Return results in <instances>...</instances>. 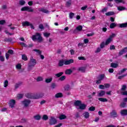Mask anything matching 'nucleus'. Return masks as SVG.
Listing matches in <instances>:
<instances>
[{
	"label": "nucleus",
	"mask_w": 127,
	"mask_h": 127,
	"mask_svg": "<svg viewBox=\"0 0 127 127\" xmlns=\"http://www.w3.org/2000/svg\"><path fill=\"white\" fill-rule=\"evenodd\" d=\"M26 97L28 99H40V98H42L43 97V94H33L32 93H27L26 94Z\"/></svg>",
	"instance_id": "nucleus-1"
},
{
	"label": "nucleus",
	"mask_w": 127,
	"mask_h": 127,
	"mask_svg": "<svg viewBox=\"0 0 127 127\" xmlns=\"http://www.w3.org/2000/svg\"><path fill=\"white\" fill-rule=\"evenodd\" d=\"M32 39L33 41H37V42H42L43 41V38L39 33H36L35 35H33Z\"/></svg>",
	"instance_id": "nucleus-2"
},
{
	"label": "nucleus",
	"mask_w": 127,
	"mask_h": 127,
	"mask_svg": "<svg viewBox=\"0 0 127 127\" xmlns=\"http://www.w3.org/2000/svg\"><path fill=\"white\" fill-rule=\"evenodd\" d=\"M36 65V60L35 59H33V57H31L30 59V62L28 64V71H30L32 70V68L34 66Z\"/></svg>",
	"instance_id": "nucleus-3"
},
{
	"label": "nucleus",
	"mask_w": 127,
	"mask_h": 127,
	"mask_svg": "<svg viewBox=\"0 0 127 127\" xmlns=\"http://www.w3.org/2000/svg\"><path fill=\"white\" fill-rule=\"evenodd\" d=\"M114 37H116V34H112V35H111L109 36V38L106 40L105 42V45H109V44H110V43H111V42L113 41V38H114Z\"/></svg>",
	"instance_id": "nucleus-4"
},
{
	"label": "nucleus",
	"mask_w": 127,
	"mask_h": 127,
	"mask_svg": "<svg viewBox=\"0 0 127 127\" xmlns=\"http://www.w3.org/2000/svg\"><path fill=\"white\" fill-rule=\"evenodd\" d=\"M57 124V119L55 117L51 116L49 119V124L51 126H53Z\"/></svg>",
	"instance_id": "nucleus-5"
},
{
	"label": "nucleus",
	"mask_w": 127,
	"mask_h": 127,
	"mask_svg": "<svg viewBox=\"0 0 127 127\" xmlns=\"http://www.w3.org/2000/svg\"><path fill=\"white\" fill-rule=\"evenodd\" d=\"M22 24L23 26H30L32 29H34V26H33V25L27 21L23 22L22 23Z\"/></svg>",
	"instance_id": "nucleus-6"
},
{
	"label": "nucleus",
	"mask_w": 127,
	"mask_h": 127,
	"mask_svg": "<svg viewBox=\"0 0 127 127\" xmlns=\"http://www.w3.org/2000/svg\"><path fill=\"white\" fill-rule=\"evenodd\" d=\"M30 103H31V101L29 99H25L22 102V105H23L25 108H27V107L30 105Z\"/></svg>",
	"instance_id": "nucleus-7"
},
{
	"label": "nucleus",
	"mask_w": 127,
	"mask_h": 127,
	"mask_svg": "<svg viewBox=\"0 0 127 127\" xmlns=\"http://www.w3.org/2000/svg\"><path fill=\"white\" fill-rule=\"evenodd\" d=\"M21 10H22V11H29V12H33V9L30 6L23 7L21 8Z\"/></svg>",
	"instance_id": "nucleus-8"
},
{
	"label": "nucleus",
	"mask_w": 127,
	"mask_h": 127,
	"mask_svg": "<svg viewBox=\"0 0 127 127\" xmlns=\"http://www.w3.org/2000/svg\"><path fill=\"white\" fill-rule=\"evenodd\" d=\"M9 54H10V55L13 54V51L12 50H9L7 53L5 54V57L7 60H8V58H9Z\"/></svg>",
	"instance_id": "nucleus-9"
},
{
	"label": "nucleus",
	"mask_w": 127,
	"mask_h": 127,
	"mask_svg": "<svg viewBox=\"0 0 127 127\" xmlns=\"http://www.w3.org/2000/svg\"><path fill=\"white\" fill-rule=\"evenodd\" d=\"M110 115L112 118H117L118 117V114L117 113V111L116 110H113L110 113Z\"/></svg>",
	"instance_id": "nucleus-10"
},
{
	"label": "nucleus",
	"mask_w": 127,
	"mask_h": 127,
	"mask_svg": "<svg viewBox=\"0 0 127 127\" xmlns=\"http://www.w3.org/2000/svg\"><path fill=\"white\" fill-rule=\"evenodd\" d=\"M72 63H74V60L73 59L64 61V65H70Z\"/></svg>",
	"instance_id": "nucleus-11"
},
{
	"label": "nucleus",
	"mask_w": 127,
	"mask_h": 127,
	"mask_svg": "<svg viewBox=\"0 0 127 127\" xmlns=\"http://www.w3.org/2000/svg\"><path fill=\"white\" fill-rule=\"evenodd\" d=\"M15 105V100H11L9 102V107L10 108H14V105Z\"/></svg>",
	"instance_id": "nucleus-12"
},
{
	"label": "nucleus",
	"mask_w": 127,
	"mask_h": 127,
	"mask_svg": "<svg viewBox=\"0 0 127 127\" xmlns=\"http://www.w3.org/2000/svg\"><path fill=\"white\" fill-rule=\"evenodd\" d=\"M78 70L80 71V72H82V73H85V72L86 71V67L81 66V67H78Z\"/></svg>",
	"instance_id": "nucleus-13"
},
{
	"label": "nucleus",
	"mask_w": 127,
	"mask_h": 127,
	"mask_svg": "<svg viewBox=\"0 0 127 127\" xmlns=\"http://www.w3.org/2000/svg\"><path fill=\"white\" fill-rule=\"evenodd\" d=\"M82 29H83V27L81 25H79L78 26H77L76 28V29H75L73 31L74 33H76V31H81V30H82Z\"/></svg>",
	"instance_id": "nucleus-14"
},
{
	"label": "nucleus",
	"mask_w": 127,
	"mask_h": 127,
	"mask_svg": "<svg viewBox=\"0 0 127 127\" xmlns=\"http://www.w3.org/2000/svg\"><path fill=\"white\" fill-rule=\"evenodd\" d=\"M64 64H65V61H64V60H61L59 61L58 65L60 67H62Z\"/></svg>",
	"instance_id": "nucleus-15"
},
{
	"label": "nucleus",
	"mask_w": 127,
	"mask_h": 127,
	"mask_svg": "<svg viewBox=\"0 0 127 127\" xmlns=\"http://www.w3.org/2000/svg\"><path fill=\"white\" fill-rule=\"evenodd\" d=\"M105 94H106V92L104 90L100 91V92H98V97H103V96L105 95Z\"/></svg>",
	"instance_id": "nucleus-16"
},
{
	"label": "nucleus",
	"mask_w": 127,
	"mask_h": 127,
	"mask_svg": "<svg viewBox=\"0 0 127 127\" xmlns=\"http://www.w3.org/2000/svg\"><path fill=\"white\" fill-rule=\"evenodd\" d=\"M83 116L84 117L85 119H89L90 117V114L89 112H86L83 114Z\"/></svg>",
	"instance_id": "nucleus-17"
},
{
	"label": "nucleus",
	"mask_w": 127,
	"mask_h": 127,
	"mask_svg": "<svg viewBox=\"0 0 127 127\" xmlns=\"http://www.w3.org/2000/svg\"><path fill=\"white\" fill-rule=\"evenodd\" d=\"M73 71L71 69H67L65 71V74L66 75H71Z\"/></svg>",
	"instance_id": "nucleus-18"
},
{
	"label": "nucleus",
	"mask_w": 127,
	"mask_h": 127,
	"mask_svg": "<svg viewBox=\"0 0 127 127\" xmlns=\"http://www.w3.org/2000/svg\"><path fill=\"white\" fill-rule=\"evenodd\" d=\"M81 104H82V102H81V101H80V100L76 101L74 102V105H75L76 107H80V105H81Z\"/></svg>",
	"instance_id": "nucleus-19"
},
{
	"label": "nucleus",
	"mask_w": 127,
	"mask_h": 127,
	"mask_svg": "<svg viewBox=\"0 0 127 127\" xmlns=\"http://www.w3.org/2000/svg\"><path fill=\"white\" fill-rule=\"evenodd\" d=\"M111 67L112 68H118L119 67V64L116 63H111Z\"/></svg>",
	"instance_id": "nucleus-20"
},
{
	"label": "nucleus",
	"mask_w": 127,
	"mask_h": 127,
	"mask_svg": "<svg viewBox=\"0 0 127 127\" xmlns=\"http://www.w3.org/2000/svg\"><path fill=\"white\" fill-rule=\"evenodd\" d=\"M121 114L122 116H127V110H123L121 112Z\"/></svg>",
	"instance_id": "nucleus-21"
},
{
	"label": "nucleus",
	"mask_w": 127,
	"mask_h": 127,
	"mask_svg": "<svg viewBox=\"0 0 127 127\" xmlns=\"http://www.w3.org/2000/svg\"><path fill=\"white\" fill-rule=\"evenodd\" d=\"M105 74H100L98 76V79L102 81V80H104V78H105Z\"/></svg>",
	"instance_id": "nucleus-22"
},
{
	"label": "nucleus",
	"mask_w": 127,
	"mask_h": 127,
	"mask_svg": "<svg viewBox=\"0 0 127 127\" xmlns=\"http://www.w3.org/2000/svg\"><path fill=\"white\" fill-rule=\"evenodd\" d=\"M79 107V109H80V110H85L86 109V106L85 104H81V103Z\"/></svg>",
	"instance_id": "nucleus-23"
},
{
	"label": "nucleus",
	"mask_w": 127,
	"mask_h": 127,
	"mask_svg": "<svg viewBox=\"0 0 127 127\" xmlns=\"http://www.w3.org/2000/svg\"><path fill=\"white\" fill-rule=\"evenodd\" d=\"M21 85H22V82H19L16 83L15 85V89H17V88H19V87H20V86H21Z\"/></svg>",
	"instance_id": "nucleus-24"
},
{
	"label": "nucleus",
	"mask_w": 127,
	"mask_h": 127,
	"mask_svg": "<svg viewBox=\"0 0 127 127\" xmlns=\"http://www.w3.org/2000/svg\"><path fill=\"white\" fill-rule=\"evenodd\" d=\"M34 119L36 121H39V120L41 119V116H40L39 115H37L34 116Z\"/></svg>",
	"instance_id": "nucleus-25"
},
{
	"label": "nucleus",
	"mask_w": 127,
	"mask_h": 127,
	"mask_svg": "<svg viewBox=\"0 0 127 127\" xmlns=\"http://www.w3.org/2000/svg\"><path fill=\"white\" fill-rule=\"evenodd\" d=\"M107 16H110V15H114L115 14V12L114 11H109L105 13Z\"/></svg>",
	"instance_id": "nucleus-26"
},
{
	"label": "nucleus",
	"mask_w": 127,
	"mask_h": 127,
	"mask_svg": "<svg viewBox=\"0 0 127 127\" xmlns=\"http://www.w3.org/2000/svg\"><path fill=\"white\" fill-rule=\"evenodd\" d=\"M116 3H125V0H114Z\"/></svg>",
	"instance_id": "nucleus-27"
},
{
	"label": "nucleus",
	"mask_w": 127,
	"mask_h": 127,
	"mask_svg": "<svg viewBox=\"0 0 127 127\" xmlns=\"http://www.w3.org/2000/svg\"><path fill=\"white\" fill-rule=\"evenodd\" d=\"M118 9L120 11H122V10H125V9H127V8L122 6H119L118 7Z\"/></svg>",
	"instance_id": "nucleus-28"
},
{
	"label": "nucleus",
	"mask_w": 127,
	"mask_h": 127,
	"mask_svg": "<svg viewBox=\"0 0 127 127\" xmlns=\"http://www.w3.org/2000/svg\"><path fill=\"white\" fill-rule=\"evenodd\" d=\"M62 97H63V94L62 93H58L55 95L56 98H62Z\"/></svg>",
	"instance_id": "nucleus-29"
},
{
	"label": "nucleus",
	"mask_w": 127,
	"mask_h": 127,
	"mask_svg": "<svg viewBox=\"0 0 127 127\" xmlns=\"http://www.w3.org/2000/svg\"><path fill=\"white\" fill-rule=\"evenodd\" d=\"M52 80H53L52 77H51L50 78H46L45 80V82L46 83H51V82H52Z\"/></svg>",
	"instance_id": "nucleus-30"
},
{
	"label": "nucleus",
	"mask_w": 127,
	"mask_h": 127,
	"mask_svg": "<svg viewBox=\"0 0 127 127\" xmlns=\"http://www.w3.org/2000/svg\"><path fill=\"white\" fill-rule=\"evenodd\" d=\"M98 100L99 101H100V102H103V103L108 102V99H107V98H99Z\"/></svg>",
	"instance_id": "nucleus-31"
},
{
	"label": "nucleus",
	"mask_w": 127,
	"mask_h": 127,
	"mask_svg": "<svg viewBox=\"0 0 127 127\" xmlns=\"http://www.w3.org/2000/svg\"><path fill=\"white\" fill-rule=\"evenodd\" d=\"M57 87V85H56V84L54 83H53L51 85V89H52V90H54V89H56Z\"/></svg>",
	"instance_id": "nucleus-32"
},
{
	"label": "nucleus",
	"mask_w": 127,
	"mask_h": 127,
	"mask_svg": "<svg viewBox=\"0 0 127 127\" xmlns=\"http://www.w3.org/2000/svg\"><path fill=\"white\" fill-rule=\"evenodd\" d=\"M37 82H41V81H43V77L42 76H39L36 79Z\"/></svg>",
	"instance_id": "nucleus-33"
},
{
	"label": "nucleus",
	"mask_w": 127,
	"mask_h": 127,
	"mask_svg": "<svg viewBox=\"0 0 127 127\" xmlns=\"http://www.w3.org/2000/svg\"><path fill=\"white\" fill-rule=\"evenodd\" d=\"M63 74H64V72H61L56 74L55 76H56V77H57L58 78H59V77H61V76H62V75H63Z\"/></svg>",
	"instance_id": "nucleus-34"
},
{
	"label": "nucleus",
	"mask_w": 127,
	"mask_h": 127,
	"mask_svg": "<svg viewBox=\"0 0 127 127\" xmlns=\"http://www.w3.org/2000/svg\"><path fill=\"white\" fill-rule=\"evenodd\" d=\"M120 27H121V28H123L124 27H127V22L120 24Z\"/></svg>",
	"instance_id": "nucleus-35"
},
{
	"label": "nucleus",
	"mask_w": 127,
	"mask_h": 127,
	"mask_svg": "<svg viewBox=\"0 0 127 127\" xmlns=\"http://www.w3.org/2000/svg\"><path fill=\"white\" fill-rule=\"evenodd\" d=\"M22 60L24 61H27V57L25 55H22Z\"/></svg>",
	"instance_id": "nucleus-36"
},
{
	"label": "nucleus",
	"mask_w": 127,
	"mask_h": 127,
	"mask_svg": "<svg viewBox=\"0 0 127 127\" xmlns=\"http://www.w3.org/2000/svg\"><path fill=\"white\" fill-rule=\"evenodd\" d=\"M67 118L65 115H61L60 116L59 119L60 120H65Z\"/></svg>",
	"instance_id": "nucleus-37"
},
{
	"label": "nucleus",
	"mask_w": 127,
	"mask_h": 127,
	"mask_svg": "<svg viewBox=\"0 0 127 127\" xmlns=\"http://www.w3.org/2000/svg\"><path fill=\"white\" fill-rule=\"evenodd\" d=\"M127 68H124L122 70H121L119 72V75H122L123 73H125L126 71L127 70Z\"/></svg>",
	"instance_id": "nucleus-38"
},
{
	"label": "nucleus",
	"mask_w": 127,
	"mask_h": 127,
	"mask_svg": "<svg viewBox=\"0 0 127 127\" xmlns=\"http://www.w3.org/2000/svg\"><path fill=\"white\" fill-rule=\"evenodd\" d=\"M42 120H43V121H47V120H48V116L44 115L42 117Z\"/></svg>",
	"instance_id": "nucleus-39"
},
{
	"label": "nucleus",
	"mask_w": 127,
	"mask_h": 127,
	"mask_svg": "<svg viewBox=\"0 0 127 127\" xmlns=\"http://www.w3.org/2000/svg\"><path fill=\"white\" fill-rule=\"evenodd\" d=\"M41 11H42V12H44V13H48L49 12V11L44 8H42L41 9Z\"/></svg>",
	"instance_id": "nucleus-40"
},
{
	"label": "nucleus",
	"mask_w": 127,
	"mask_h": 127,
	"mask_svg": "<svg viewBox=\"0 0 127 127\" xmlns=\"http://www.w3.org/2000/svg\"><path fill=\"white\" fill-rule=\"evenodd\" d=\"M4 85V88H6V87H7V86H8V81L7 80H5L3 83Z\"/></svg>",
	"instance_id": "nucleus-41"
},
{
	"label": "nucleus",
	"mask_w": 127,
	"mask_h": 127,
	"mask_svg": "<svg viewBox=\"0 0 127 127\" xmlns=\"http://www.w3.org/2000/svg\"><path fill=\"white\" fill-rule=\"evenodd\" d=\"M117 26V24L115 23H112L110 24V28H114V27H116Z\"/></svg>",
	"instance_id": "nucleus-42"
},
{
	"label": "nucleus",
	"mask_w": 127,
	"mask_h": 127,
	"mask_svg": "<svg viewBox=\"0 0 127 127\" xmlns=\"http://www.w3.org/2000/svg\"><path fill=\"white\" fill-rule=\"evenodd\" d=\"M16 69H18L19 70H20L21 69V64H18L16 65Z\"/></svg>",
	"instance_id": "nucleus-43"
},
{
	"label": "nucleus",
	"mask_w": 127,
	"mask_h": 127,
	"mask_svg": "<svg viewBox=\"0 0 127 127\" xmlns=\"http://www.w3.org/2000/svg\"><path fill=\"white\" fill-rule=\"evenodd\" d=\"M73 17H74V13L73 12L69 13V18H70V19H72V18H73Z\"/></svg>",
	"instance_id": "nucleus-44"
},
{
	"label": "nucleus",
	"mask_w": 127,
	"mask_h": 127,
	"mask_svg": "<svg viewBox=\"0 0 127 127\" xmlns=\"http://www.w3.org/2000/svg\"><path fill=\"white\" fill-rule=\"evenodd\" d=\"M120 106L121 108H125V107H127V103H126L125 102H123L121 103Z\"/></svg>",
	"instance_id": "nucleus-45"
},
{
	"label": "nucleus",
	"mask_w": 127,
	"mask_h": 127,
	"mask_svg": "<svg viewBox=\"0 0 127 127\" xmlns=\"http://www.w3.org/2000/svg\"><path fill=\"white\" fill-rule=\"evenodd\" d=\"M19 44L21 45V46H23V47H27V45H26V44L23 43V42H20Z\"/></svg>",
	"instance_id": "nucleus-46"
},
{
	"label": "nucleus",
	"mask_w": 127,
	"mask_h": 127,
	"mask_svg": "<svg viewBox=\"0 0 127 127\" xmlns=\"http://www.w3.org/2000/svg\"><path fill=\"white\" fill-rule=\"evenodd\" d=\"M65 79H66V76H65L64 75H63L62 77H61L60 78V81H64V80H65Z\"/></svg>",
	"instance_id": "nucleus-47"
},
{
	"label": "nucleus",
	"mask_w": 127,
	"mask_h": 127,
	"mask_svg": "<svg viewBox=\"0 0 127 127\" xmlns=\"http://www.w3.org/2000/svg\"><path fill=\"white\" fill-rule=\"evenodd\" d=\"M105 44H106V43H105V42H102L100 44V48L101 49L104 48V47H105Z\"/></svg>",
	"instance_id": "nucleus-48"
},
{
	"label": "nucleus",
	"mask_w": 127,
	"mask_h": 127,
	"mask_svg": "<svg viewBox=\"0 0 127 127\" xmlns=\"http://www.w3.org/2000/svg\"><path fill=\"white\" fill-rule=\"evenodd\" d=\"M89 111H90V112H94L95 111V107L93 106H91L89 108Z\"/></svg>",
	"instance_id": "nucleus-49"
},
{
	"label": "nucleus",
	"mask_w": 127,
	"mask_h": 127,
	"mask_svg": "<svg viewBox=\"0 0 127 127\" xmlns=\"http://www.w3.org/2000/svg\"><path fill=\"white\" fill-rule=\"evenodd\" d=\"M126 89H127V85H122V87L121 88L122 91H126Z\"/></svg>",
	"instance_id": "nucleus-50"
},
{
	"label": "nucleus",
	"mask_w": 127,
	"mask_h": 127,
	"mask_svg": "<svg viewBox=\"0 0 127 127\" xmlns=\"http://www.w3.org/2000/svg\"><path fill=\"white\" fill-rule=\"evenodd\" d=\"M25 3V1L23 0H21L19 1V4H20V5H23V4H24Z\"/></svg>",
	"instance_id": "nucleus-51"
},
{
	"label": "nucleus",
	"mask_w": 127,
	"mask_h": 127,
	"mask_svg": "<svg viewBox=\"0 0 127 127\" xmlns=\"http://www.w3.org/2000/svg\"><path fill=\"white\" fill-rule=\"evenodd\" d=\"M126 76H127V74H124L123 75L120 76L118 77V79L119 80H121V79H123V78H125V77H126Z\"/></svg>",
	"instance_id": "nucleus-52"
},
{
	"label": "nucleus",
	"mask_w": 127,
	"mask_h": 127,
	"mask_svg": "<svg viewBox=\"0 0 127 127\" xmlns=\"http://www.w3.org/2000/svg\"><path fill=\"white\" fill-rule=\"evenodd\" d=\"M107 10H108V8L105 7L104 8L102 9L101 10V12H107Z\"/></svg>",
	"instance_id": "nucleus-53"
},
{
	"label": "nucleus",
	"mask_w": 127,
	"mask_h": 127,
	"mask_svg": "<svg viewBox=\"0 0 127 127\" xmlns=\"http://www.w3.org/2000/svg\"><path fill=\"white\" fill-rule=\"evenodd\" d=\"M70 5H71V1H67L66 3V6H67V7H69Z\"/></svg>",
	"instance_id": "nucleus-54"
},
{
	"label": "nucleus",
	"mask_w": 127,
	"mask_h": 127,
	"mask_svg": "<svg viewBox=\"0 0 127 127\" xmlns=\"http://www.w3.org/2000/svg\"><path fill=\"white\" fill-rule=\"evenodd\" d=\"M64 89L65 90V91H69V90L70 89V86L68 85H67L64 87Z\"/></svg>",
	"instance_id": "nucleus-55"
},
{
	"label": "nucleus",
	"mask_w": 127,
	"mask_h": 127,
	"mask_svg": "<svg viewBox=\"0 0 127 127\" xmlns=\"http://www.w3.org/2000/svg\"><path fill=\"white\" fill-rule=\"evenodd\" d=\"M110 50H115L116 49V46L115 45L110 46Z\"/></svg>",
	"instance_id": "nucleus-56"
},
{
	"label": "nucleus",
	"mask_w": 127,
	"mask_h": 127,
	"mask_svg": "<svg viewBox=\"0 0 127 127\" xmlns=\"http://www.w3.org/2000/svg\"><path fill=\"white\" fill-rule=\"evenodd\" d=\"M44 35L45 37H49V36H50V34L48 33H45Z\"/></svg>",
	"instance_id": "nucleus-57"
},
{
	"label": "nucleus",
	"mask_w": 127,
	"mask_h": 127,
	"mask_svg": "<svg viewBox=\"0 0 127 127\" xmlns=\"http://www.w3.org/2000/svg\"><path fill=\"white\" fill-rule=\"evenodd\" d=\"M17 97V98H18V99H22V98H23V94H18Z\"/></svg>",
	"instance_id": "nucleus-58"
},
{
	"label": "nucleus",
	"mask_w": 127,
	"mask_h": 127,
	"mask_svg": "<svg viewBox=\"0 0 127 127\" xmlns=\"http://www.w3.org/2000/svg\"><path fill=\"white\" fill-rule=\"evenodd\" d=\"M87 7H88V5H86L84 6H82L81 8V10H85V9H87Z\"/></svg>",
	"instance_id": "nucleus-59"
},
{
	"label": "nucleus",
	"mask_w": 127,
	"mask_h": 127,
	"mask_svg": "<svg viewBox=\"0 0 127 127\" xmlns=\"http://www.w3.org/2000/svg\"><path fill=\"white\" fill-rule=\"evenodd\" d=\"M78 59L79 60H84V61L86 60V59L84 57H79L78 58Z\"/></svg>",
	"instance_id": "nucleus-60"
},
{
	"label": "nucleus",
	"mask_w": 127,
	"mask_h": 127,
	"mask_svg": "<svg viewBox=\"0 0 127 127\" xmlns=\"http://www.w3.org/2000/svg\"><path fill=\"white\" fill-rule=\"evenodd\" d=\"M124 53H125V52H124V50H122V51L119 52V56L123 55V54H124Z\"/></svg>",
	"instance_id": "nucleus-61"
},
{
	"label": "nucleus",
	"mask_w": 127,
	"mask_h": 127,
	"mask_svg": "<svg viewBox=\"0 0 127 127\" xmlns=\"http://www.w3.org/2000/svg\"><path fill=\"white\" fill-rule=\"evenodd\" d=\"M99 89H101V90H104L105 89V85H100L99 86Z\"/></svg>",
	"instance_id": "nucleus-62"
},
{
	"label": "nucleus",
	"mask_w": 127,
	"mask_h": 127,
	"mask_svg": "<svg viewBox=\"0 0 127 127\" xmlns=\"http://www.w3.org/2000/svg\"><path fill=\"white\" fill-rule=\"evenodd\" d=\"M99 52H101V48H98L95 51V53H99Z\"/></svg>",
	"instance_id": "nucleus-63"
},
{
	"label": "nucleus",
	"mask_w": 127,
	"mask_h": 127,
	"mask_svg": "<svg viewBox=\"0 0 127 127\" xmlns=\"http://www.w3.org/2000/svg\"><path fill=\"white\" fill-rule=\"evenodd\" d=\"M123 96H127V91H125L122 93Z\"/></svg>",
	"instance_id": "nucleus-64"
}]
</instances>
